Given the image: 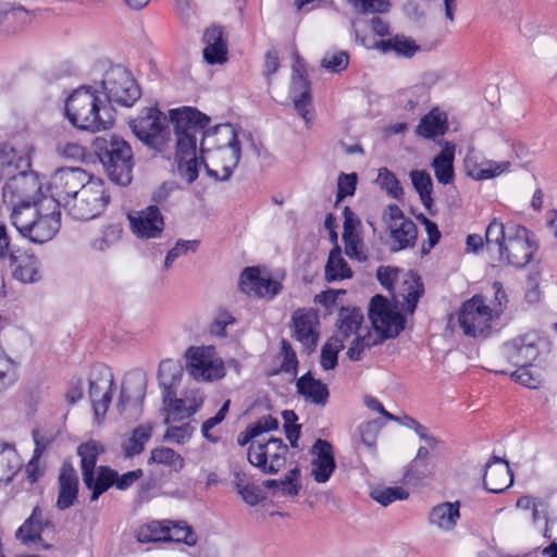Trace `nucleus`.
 Instances as JSON below:
<instances>
[{
  "label": "nucleus",
  "instance_id": "f257e3e1",
  "mask_svg": "<svg viewBox=\"0 0 557 557\" xmlns=\"http://www.w3.org/2000/svg\"><path fill=\"white\" fill-rule=\"evenodd\" d=\"M170 122L174 127L175 156L174 161L178 175L188 184L198 178L199 165L197 158L198 137L199 152L205 161L207 152L242 145L244 133L233 124L225 123L209 127L210 117L191 107L170 110Z\"/></svg>",
  "mask_w": 557,
  "mask_h": 557
},
{
  "label": "nucleus",
  "instance_id": "f03ea898",
  "mask_svg": "<svg viewBox=\"0 0 557 557\" xmlns=\"http://www.w3.org/2000/svg\"><path fill=\"white\" fill-rule=\"evenodd\" d=\"M65 114L71 124L79 129L97 133L114 123L113 109L103 102L91 87L75 89L65 103Z\"/></svg>",
  "mask_w": 557,
  "mask_h": 557
},
{
  "label": "nucleus",
  "instance_id": "7ed1b4c3",
  "mask_svg": "<svg viewBox=\"0 0 557 557\" xmlns=\"http://www.w3.org/2000/svg\"><path fill=\"white\" fill-rule=\"evenodd\" d=\"M486 245L496 246L502 260L522 268L527 265L537 250V245L531 239L530 232L515 223L503 224L493 220L485 232Z\"/></svg>",
  "mask_w": 557,
  "mask_h": 557
},
{
  "label": "nucleus",
  "instance_id": "20e7f679",
  "mask_svg": "<svg viewBox=\"0 0 557 557\" xmlns=\"http://www.w3.org/2000/svg\"><path fill=\"white\" fill-rule=\"evenodd\" d=\"M101 453H103V446L96 441L81 444L77 448V455L81 457L83 482L91 491L92 502L107 492L116 479V471L111 468L104 466L96 468Z\"/></svg>",
  "mask_w": 557,
  "mask_h": 557
},
{
  "label": "nucleus",
  "instance_id": "39448f33",
  "mask_svg": "<svg viewBox=\"0 0 557 557\" xmlns=\"http://www.w3.org/2000/svg\"><path fill=\"white\" fill-rule=\"evenodd\" d=\"M96 147L109 178L117 185H128L133 169L131 146L125 140L112 136L110 140L97 138Z\"/></svg>",
  "mask_w": 557,
  "mask_h": 557
},
{
  "label": "nucleus",
  "instance_id": "423d86ee",
  "mask_svg": "<svg viewBox=\"0 0 557 557\" xmlns=\"http://www.w3.org/2000/svg\"><path fill=\"white\" fill-rule=\"evenodd\" d=\"M502 314V308L491 307L481 295L465 301L458 313V323L463 334L473 338H485L491 334L492 323Z\"/></svg>",
  "mask_w": 557,
  "mask_h": 557
},
{
  "label": "nucleus",
  "instance_id": "0eeeda50",
  "mask_svg": "<svg viewBox=\"0 0 557 557\" xmlns=\"http://www.w3.org/2000/svg\"><path fill=\"white\" fill-rule=\"evenodd\" d=\"M502 351L512 366H533L550 351V343L541 333L530 331L507 341Z\"/></svg>",
  "mask_w": 557,
  "mask_h": 557
},
{
  "label": "nucleus",
  "instance_id": "6e6552de",
  "mask_svg": "<svg viewBox=\"0 0 557 557\" xmlns=\"http://www.w3.org/2000/svg\"><path fill=\"white\" fill-rule=\"evenodd\" d=\"M110 201L100 178H91L74 198L64 201V209L76 220H91L100 215Z\"/></svg>",
  "mask_w": 557,
  "mask_h": 557
},
{
  "label": "nucleus",
  "instance_id": "1a4fd4ad",
  "mask_svg": "<svg viewBox=\"0 0 557 557\" xmlns=\"http://www.w3.org/2000/svg\"><path fill=\"white\" fill-rule=\"evenodd\" d=\"M134 135L150 148L163 152L169 141L166 116L157 108H145L129 122Z\"/></svg>",
  "mask_w": 557,
  "mask_h": 557
},
{
  "label": "nucleus",
  "instance_id": "9d476101",
  "mask_svg": "<svg viewBox=\"0 0 557 557\" xmlns=\"http://www.w3.org/2000/svg\"><path fill=\"white\" fill-rule=\"evenodd\" d=\"M107 101L132 107L140 97L139 86L132 74L122 65L110 66L101 81Z\"/></svg>",
  "mask_w": 557,
  "mask_h": 557
},
{
  "label": "nucleus",
  "instance_id": "9b49d317",
  "mask_svg": "<svg viewBox=\"0 0 557 557\" xmlns=\"http://www.w3.org/2000/svg\"><path fill=\"white\" fill-rule=\"evenodd\" d=\"M184 357L188 374L197 381L212 382L225 375L224 362L212 345L190 346Z\"/></svg>",
  "mask_w": 557,
  "mask_h": 557
},
{
  "label": "nucleus",
  "instance_id": "f8f14e48",
  "mask_svg": "<svg viewBox=\"0 0 557 557\" xmlns=\"http://www.w3.org/2000/svg\"><path fill=\"white\" fill-rule=\"evenodd\" d=\"M287 453L288 447L282 438L271 436L249 445L247 455L249 462L262 473L275 474L285 466Z\"/></svg>",
  "mask_w": 557,
  "mask_h": 557
},
{
  "label": "nucleus",
  "instance_id": "ddd939ff",
  "mask_svg": "<svg viewBox=\"0 0 557 557\" xmlns=\"http://www.w3.org/2000/svg\"><path fill=\"white\" fill-rule=\"evenodd\" d=\"M91 178L81 168H61L50 178L49 189L51 197L49 199L55 201L57 209L60 206L64 208V201H67V198H74Z\"/></svg>",
  "mask_w": 557,
  "mask_h": 557
},
{
  "label": "nucleus",
  "instance_id": "4468645a",
  "mask_svg": "<svg viewBox=\"0 0 557 557\" xmlns=\"http://www.w3.org/2000/svg\"><path fill=\"white\" fill-rule=\"evenodd\" d=\"M369 319L375 331L384 338L395 337L404 329L403 315L392 308L382 295L372 297L369 306Z\"/></svg>",
  "mask_w": 557,
  "mask_h": 557
},
{
  "label": "nucleus",
  "instance_id": "2eb2a0df",
  "mask_svg": "<svg viewBox=\"0 0 557 557\" xmlns=\"http://www.w3.org/2000/svg\"><path fill=\"white\" fill-rule=\"evenodd\" d=\"M383 221L394 242V250L406 249L416 244L418 230L409 218H406L397 205H389L383 213Z\"/></svg>",
  "mask_w": 557,
  "mask_h": 557
},
{
  "label": "nucleus",
  "instance_id": "dca6fc26",
  "mask_svg": "<svg viewBox=\"0 0 557 557\" xmlns=\"http://www.w3.org/2000/svg\"><path fill=\"white\" fill-rule=\"evenodd\" d=\"M113 373L106 366H97L91 370L89 377V398L92 404L95 417L101 421L109 408L112 398Z\"/></svg>",
  "mask_w": 557,
  "mask_h": 557
},
{
  "label": "nucleus",
  "instance_id": "f3484780",
  "mask_svg": "<svg viewBox=\"0 0 557 557\" xmlns=\"http://www.w3.org/2000/svg\"><path fill=\"white\" fill-rule=\"evenodd\" d=\"M162 400L165 413L164 423L172 424L184 421L196 413L203 403V394L190 392L184 397L177 398L175 392H165L162 394Z\"/></svg>",
  "mask_w": 557,
  "mask_h": 557
},
{
  "label": "nucleus",
  "instance_id": "a211bd4d",
  "mask_svg": "<svg viewBox=\"0 0 557 557\" xmlns=\"http://www.w3.org/2000/svg\"><path fill=\"white\" fill-rule=\"evenodd\" d=\"M239 287L245 294L269 299L282 290L281 282L273 280L265 270L259 267H249L242 272Z\"/></svg>",
  "mask_w": 557,
  "mask_h": 557
},
{
  "label": "nucleus",
  "instance_id": "6ab92c4d",
  "mask_svg": "<svg viewBox=\"0 0 557 557\" xmlns=\"http://www.w3.org/2000/svg\"><path fill=\"white\" fill-rule=\"evenodd\" d=\"M319 315L312 308H299L292 317L293 336L309 351H312L319 341Z\"/></svg>",
  "mask_w": 557,
  "mask_h": 557
},
{
  "label": "nucleus",
  "instance_id": "aec40b11",
  "mask_svg": "<svg viewBox=\"0 0 557 557\" xmlns=\"http://www.w3.org/2000/svg\"><path fill=\"white\" fill-rule=\"evenodd\" d=\"M242 157V145L223 148L220 150L207 152L205 164L207 173L218 181L228 180L235 168L238 165Z\"/></svg>",
  "mask_w": 557,
  "mask_h": 557
},
{
  "label": "nucleus",
  "instance_id": "412c9836",
  "mask_svg": "<svg viewBox=\"0 0 557 557\" xmlns=\"http://www.w3.org/2000/svg\"><path fill=\"white\" fill-rule=\"evenodd\" d=\"M129 226L137 238H159L164 230V220L157 206L128 213Z\"/></svg>",
  "mask_w": 557,
  "mask_h": 557
},
{
  "label": "nucleus",
  "instance_id": "4be33fe9",
  "mask_svg": "<svg viewBox=\"0 0 557 557\" xmlns=\"http://www.w3.org/2000/svg\"><path fill=\"white\" fill-rule=\"evenodd\" d=\"M509 161H495L485 158L474 149H469L465 158V171L475 181H485L498 177L509 171Z\"/></svg>",
  "mask_w": 557,
  "mask_h": 557
},
{
  "label": "nucleus",
  "instance_id": "5701e85b",
  "mask_svg": "<svg viewBox=\"0 0 557 557\" xmlns=\"http://www.w3.org/2000/svg\"><path fill=\"white\" fill-rule=\"evenodd\" d=\"M46 209H57L55 201L53 199L42 198L35 202H21L12 210L11 222L18 233L23 237H26L34 224V221H36L37 215L41 213V210Z\"/></svg>",
  "mask_w": 557,
  "mask_h": 557
},
{
  "label": "nucleus",
  "instance_id": "b1692460",
  "mask_svg": "<svg viewBox=\"0 0 557 557\" xmlns=\"http://www.w3.org/2000/svg\"><path fill=\"white\" fill-rule=\"evenodd\" d=\"M290 95L296 111L308 124L312 119L310 110V83L305 76V70L302 69V65L299 63L293 67Z\"/></svg>",
  "mask_w": 557,
  "mask_h": 557
},
{
  "label": "nucleus",
  "instance_id": "393cba45",
  "mask_svg": "<svg viewBox=\"0 0 557 557\" xmlns=\"http://www.w3.org/2000/svg\"><path fill=\"white\" fill-rule=\"evenodd\" d=\"M459 500L443 502L433 506L428 512V523L430 527L442 533H451L460 520Z\"/></svg>",
  "mask_w": 557,
  "mask_h": 557
},
{
  "label": "nucleus",
  "instance_id": "a878e982",
  "mask_svg": "<svg viewBox=\"0 0 557 557\" xmlns=\"http://www.w3.org/2000/svg\"><path fill=\"white\" fill-rule=\"evenodd\" d=\"M311 474L315 482L325 483L335 470V458L332 445L325 440H318L311 448Z\"/></svg>",
  "mask_w": 557,
  "mask_h": 557
},
{
  "label": "nucleus",
  "instance_id": "bb28decb",
  "mask_svg": "<svg viewBox=\"0 0 557 557\" xmlns=\"http://www.w3.org/2000/svg\"><path fill=\"white\" fill-rule=\"evenodd\" d=\"M483 483L491 493H502L511 486L513 476L508 462L494 456L485 466Z\"/></svg>",
  "mask_w": 557,
  "mask_h": 557
},
{
  "label": "nucleus",
  "instance_id": "cd10ccee",
  "mask_svg": "<svg viewBox=\"0 0 557 557\" xmlns=\"http://www.w3.org/2000/svg\"><path fill=\"white\" fill-rule=\"evenodd\" d=\"M58 483L59 493L55 506L60 510H65L75 504L79 488L78 476L72 463L64 462L61 466Z\"/></svg>",
  "mask_w": 557,
  "mask_h": 557
},
{
  "label": "nucleus",
  "instance_id": "c85d7f7f",
  "mask_svg": "<svg viewBox=\"0 0 557 557\" xmlns=\"http://www.w3.org/2000/svg\"><path fill=\"white\" fill-rule=\"evenodd\" d=\"M60 212L57 209L41 210L26 235L33 243L42 244L53 238L60 230Z\"/></svg>",
  "mask_w": 557,
  "mask_h": 557
},
{
  "label": "nucleus",
  "instance_id": "c756f323",
  "mask_svg": "<svg viewBox=\"0 0 557 557\" xmlns=\"http://www.w3.org/2000/svg\"><path fill=\"white\" fill-rule=\"evenodd\" d=\"M9 260L15 280L22 283H34L40 278L39 261L34 255L10 251Z\"/></svg>",
  "mask_w": 557,
  "mask_h": 557
},
{
  "label": "nucleus",
  "instance_id": "7c9ffc66",
  "mask_svg": "<svg viewBox=\"0 0 557 557\" xmlns=\"http://www.w3.org/2000/svg\"><path fill=\"white\" fill-rule=\"evenodd\" d=\"M297 393L308 403L324 407L330 392L326 384L313 377L311 372L301 375L296 382Z\"/></svg>",
  "mask_w": 557,
  "mask_h": 557
},
{
  "label": "nucleus",
  "instance_id": "2f4dec72",
  "mask_svg": "<svg viewBox=\"0 0 557 557\" xmlns=\"http://www.w3.org/2000/svg\"><path fill=\"white\" fill-rule=\"evenodd\" d=\"M203 41L206 44L203 58L209 64L226 61L227 47L221 27L212 26L207 28L203 34Z\"/></svg>",
  "mask_w": 557,
  "mask_h": 557
},
{
  "label": "nucleus",
  "instance_id": "473e14b6",
  "mask_svg": "<svg viewBox=\"0 0 557 557\" xmlns=\"http://www.w3.org/2000/svg\"><path fill=\"white\" fill-rule=\"evenodd\" d=\"M434 462L431 450L428 447H419L416 457L410 461L405 471V479L409 483H419L429 479L434 473Z\"/></svg>",
  "mask_w": 557,
  "mask_h": 557
},
{
  "label": "nucleus",
  "instance_id": "72a5a7b5",
  "mask_svg": "<svg viewBox=\"0 0 557 557\" xmlns=\"http://www.w3.org/2000/svg\"><path fill=\"white\" fill-rule=\"evenodd\" d=\"M456 147L453 143L445 141L441 152L431 164L438 183L447 185L454 181V159Z\"/></svg>",
  "mask_w": 557,
  "mask_h": 557
},
{
  "label": "nucleus",
  "instance_id": "f704fd0d",
  "mask_svg": "<svg viewBox=\"0 0 557 557\" xmlns=\"http://www.w3.org/2000/svg\"><path fill=\"white\" fill-rule=\"evenodd\" d=\"M448 128L447 115L438 108L432 109L419 122L416 133L424 138L443 136Z\"/></svg>",
  "mask_w": 557,
  "mask_h": 557
},
{
  "label": "nucleus",
  "instance_id": "c9c22d12",
  "mask_svg": "<svg viewBox=\"0 0 557 557\" xmlns=\"http://www.w3.org/2000/svg\"><path fill=\"white\" fill-rule=\"evenodd\" d=\"M278 428V421L272 416H263L258 421L249 424L245 431L240 432L237 436V444L242 447L247 444L260 443L263 433L276 430Z\"/></svg>",
  "mask_w": 557,
  "mask_h": 557
},
{
  "label": "nucleus",
  "instance_id": "e433bc0d",
  "mask_svg": "<svg viewBox=\"0 0 557 557\" xmlns=\"http://www.w3.org/2000/svg\"><path fill=\"white\" fill-rule=\"evenodd\" d=\"M233 484L242 499L249 506H256L265 498L262 488L245 472H235Z\"/></svg>",
  "mask_w": 557,
  "mask_h": 557
},
{
  "label": "nucleus",
  "instance_id": "4c0bfd02",
  "mask_svg": "<svg viewBox=\"0 0 557 557\" xmlns=\"http://www.w3.org/2000/svg\"><path fill=\"white\" fill-rule=\"evenodd\" d=\"M42 531V510L40 507L36 506L33 509L32 515L16 530L15 536L23 544H28L39 541L41 539Z\"/></svg>",
  "mask_w": 557,
  "mask_h": 557
},
{
  "label": "nucleus",
  "instance_id": "58836bf2",
  "mask_svg": "<svg viewBox=\"0 0 557 557\" xmlns=\"http://www.w3.org/2000/svg\"><path fill=\"white\" fill-rule=\"evenodd\" d=\"M123 227L120 223L103 225L89 243L92 250L104 252L114 247L122 238Z\"/></svg>",
  "mask_w": 557,
  "mask_h": 557
},
{
  "label": "nucleus",
  "instance_id": "ea45409f",
  "mask_svg": "<svg viewBox=\"0 0 557 557\" xmlns=\"http://www.w3.org/2000/svg\"><path fill=\"white\" fill-rule=\"evenodd\" d=\"M152 430L153 428L151 424H140L135 428L122 444L125 457L131 458L139 455L145 449V445L151 438Z\"/></svg>",
  "mask_w": 557,
  "mask_h": 557
},
{
  "label": "nucleus",
  "instance_id": "a19ab883",
  "mask_svg": "<svg viewBox=\"0 0 557 557\" xmlns=\"http://www.w3.org/2000/svg\"><path fill=\"white\" fill-rule=\"evenodd\" d=\"M423 294V285L420 278L413 273L407 275L399 290V297L403 298L404 310L412 314L416 310L419 298Z\"/></svg>",
  "mask_w": 557,
  "mask_h": 557
},
{
  "label": "nucleus",
  "instance_id": "79ce46f5",
  "mask_svg": "<svg viewBox=\"0 0 557 557\" xmlns=\"http://www.w3.org/2000/svg\"><path fill=\"white\" fill-rule=\"evenodd\" d=\"M169 529L166 520H152L136 530V539L141 544L166 542Z\"/></svg>",
  "mask_w": 557,
  "mask_h": 557
},
{
  "label": "nucleus",
  "instance_id": "37998d69",
  "mask_svg": "<svg viewBox=\"0 0 557 557\" xmlns=\"http://www.w3.org/2000/svg\"><path fill=\"white\" fill-rule=\"evenodd\" d=\"M373 47L384 53L394 51L397 55L406 58L412 57L419 50V46L413 40L398 35L386 40H380Z\"/></svg>",
  "mask_w": 557,
  "mask_h": 557
},
{
  "label": "nucleus",
  "instance_id": "c03bdc74",
  "mask_svg": "<svg viewBox=\"0 0 557 557\" xmlns=\"http://www.w3.org/2000/svg\"><path fill=\"white\" fill-rule=\"evenodd\" d=\"M182 376V367L172 359L161 361L158 371V379L162 394L165 392H175L174 387Z\"/></svg>",
  "mask_w": 557,
  "mask_h": 557
},
{
  "label": "nucleus",
  "instance_id": "a18cd8bd",
  "mask_svg": "<svg viewBox=\"0 0 557 557\" xmlns=\"http://www.w3.org/2000/svg\"><path fill=\"white\" fill-rule=\"evenodd\" d=\"M363 321V314L357 308H342L338 313V331L343 337L350 335H360L358 332Z\"/></svg>",
  "mask_w": 557,
  "mask_h": 557
},
{
  "label": "nucleus",
  "instance_id": "49530a36",
  "mask_svg": "<svg viewBox=\"0 0 557 557\" xmlns=\"http://www.w3.org/2000/svg\"><path fill=\"white\" fill-rule=\"evenodd\" d=\"M21 467L16 450L0 443V482H9Z\"/></svg>",
  "mask_w": 557,
  "mask_h": 557
},
{
  "label": "nucleus",
  "instance_id": "de8ad7c7",
  "mask_svg": "<svg viewBox=\"0 0 557 557\" xmlns=\"http://www.w3.org/2000/svg\"><path fill=\"white\" fill-rule=\"evenodd\" d=\"M410 178L414 189L420 196L423 206L425 209L431 211L433 206V183L430 174L423 170H413L410 172Z\"/></svg>",
  "mask_w": 557,
  "mask_h": 557
},
{
  "label": "nucleus",
  "instance_id": "09e8293b",
  "mask_svg": "<svg viewBox=\"0 0 557 557\" xmlns=\"http://www.w3.org/2000/svg\"><path fill=\"white\" fill-rule=\"evenodd\" d=\"M169 537L166 542L184 543L187 546H195L198 541L196 532L185 521L166 520Z\"/></svg>",
  "mask_w": 557,
  "mask_h": 557
},
{
  "label": "nucleus",
  "instance_id": "8fccbe9b",
  "mask_svg": "<svg viewBox=\"0 0 557 557\" xmlns=\"http://www.w3.org/2000/svg\"><path fill=\"white\" fill-rule=\"evenodd\" d=\"M351 270L347 262L341 256V252L333 249L330 252L327 263L325 265V277L329 282L351 277Z\"/></svg>",
  "mask_w": 557,
  "mask_h": 557
},
{
  "label": "nucleus",
  "instance_id": "3c124183",
  "mask_svg": "<svg viewBox=\"0 0 557 557\" xmlns=\"http://www.w3.org/2000/svg\"><path fill=\"white\" fill-rule=\"evenodd\" d=\"M149 463L154 462L170 467L175 471H180L184 467L183 457L169 447H157L150 453Z\"/></svg>",
  "mask_w": 557,
  "mask_h": 557
},
{
  "label": "nucleus",
  "instance_id": "603ef678",
  "mask_svg": "<svg viewBox=\"0 0 557 557\" xmlns=\"http://www.w3.org/2000/svg\"><path fill=\"white\" fill-rule=\"evenodd\" d=\"M168 425L163 440L177 445L188 442L195 432V428L186 421H183L181 424L172 423Z\"/></svg>",
  "mask_w": 557,
  "mask_h": 557
},
{
  "label": "nucleus",
  "instance_id": "864d4df0",
  "mask_svg": "<svg viewBox=\"0 0 557 557\" xmlns=\"http://www.w3.org/2000/svg\"><path fill=\"white\" fill-rule=\"evenodd\" d=\"M343 348V339L338 337L330 338L321 349V367L324 370L334 369L337 364V354Z\"/></svg>",
  "mask_w": 557,
  "mask_h": 557
},
{
  "label": "nucleus",
  "instance_id": "5fc2aeb1",
  "mask_svg": "<svg viewBox=\"0 0 557 557\" xmlns=\"http://www.w3.org/2000/svg\"><path fill=\"white\" fill-rule=\"evenodd\" d=\"M376 182L381 188L393 198L399 199L404 194L399 181L396 178L394 173L386 168H381L379 170Z\"/></svg>",
  "mask_w": 557,
  "mask_h": 557
},
{
  "label": "nucleus",
  "instance_id": "6e6d98bb",
  "mask_svg": "<svg viewBox=\"0 0 557 557\" xmlns=\"http://www.w3.org/2000/svg\"><path fill=\"white\" fill-rule=\"evenodd\" d=\"M236 323V319L233 317V314L226 310H219L213 321L211 322L209 326V333L212 336L224 338L227 336L226 329L230 325H234Z\"/></svg>",
  "mask_w": 557,
  "mask_h": 557
},
{
  "label": "nucleus",
  "instance_id": "4d7b16f0",
  "mask_svg": "<svg viewBox=\"0 0 557 557\" xmlns=\"http://www.w3.org/2000/svg\"><path fill=\"white\" fill-rule=\"evenodd\" d=\"M518 369L511 373V377L529 388H537L542 383L540 372L533 371V366H516Z\"/></svg>",
  "mask_w": 557,
  "mask_h": 557
},
{
  "label": "nucleus",
  "instance_id": "13d9d810",
  "mask_svg": "<svg viewBox=\"0 0 557 557\" xmlns=\"http://www.w3.org/2000/svg\"><path fill=\"white\" fill-rule=\"evenodd\" d=\"M408 492L403 487L375 488L371 492V497L383 506H387L397 499H406Z\"/></svg>",
  "mask_w": 557,
  "mask_h": 557
},
{
  "label": "nucleus",
  "instance_id": "bf43d9fd",
  "mask_svg": "<svg viewBox=\"0 0 557 557\" xmlns=\"http://www.w3.org/2000/svg\"><path fill=\"white\" fill-rule=\"evenodd\" d=\"M382 426L379 420L368 421L359 426L361 442L372 453L375 450L376 437Z\"/></svg>",
  "mask_w": 557,
  "mask_h": 557
},
{
  "label": "nucleus",
  "instance_id": "052dcab7",
  "mask_svg": "<svg viewBox=\"0 0 557 557\" xmlns=\"http://www.w3.org/2000/svg\"><path fill=\"white\" fill-rule=\"evenodd\" d=\"M199 242L198 240H183L180 239L175 246L168 252L164 260V268L169 269L172 267L173 262L182 257L187 255L189 251L195 252L198 249Z\"/></svg>",
  "mask_w": 557,
  "mask_h": 557
},
{
  "label": "nucleus",
  "instance_id": "680f3d73",
  "mask_svg": "<svg viewBox=\"0 0 557 557\" xmlns=\"http://www.w3.org/2000/svg\"><path fill=\"white\" fill-rule=\"evenodd\" d=\"M348 63L349 57L345 51L327 52L321 61L322 66L333 73L344 71Z\"/></svg>",
  "mask_w": 557,
  "mask_h": 557
},
{
  "label": "nucleus",
  "instance_id": "e2e57ef3",
  "mask_svg": "<svg viewBox=\"0 0 557 557\" xmlns=\"http://www.w3.org/2000/svg\"><path fill=\"white\" fill-rule=\"evenodd\" d=\"M230 404L231 400H226L214 417L209 418L202 423L201 433L208 441L212 443H216L219 441L220 437L211 434L210 431L225 419L230 409Z\"/></svg>",
  "mask_w": 557,
  "mask_h": 557
},
{
  "label": "nucleus",
  "instance_id": "0e129e2a",
  "mask_svg": "<svg viewBox=\"0 0 557 557\" xmlns=\"http://www.w3.org/2000/svg\"><path fill=\"white\" fill-rule=\"evenodd\" d=\"M16 380V369L14 362L0 355V393L11 386Z\"/></svg>",
  "mask_w": 557,
  "mask_h": 557
},
{
  "label": "nucleus",
  "instance_id": "69168bd1",
  "mask_svg": "<svg viewBox=\"0 0 557 557\" xmlns=\"http://www.w3.org/2000/svg\"><path fill=\"white\" fill-rule=\"evenodd\" d=\"M300 471L298 468L292 469L284 479L280 480L276 492L284 496H296L299 493L300 485L297 483Z\"/></svg>",
  "mask_w": 557,
  "mask_h": 557
},
{
  "label": "nucleus",
  "instance_id": "338daca9",
  "mask_svg": "<svg viewBox=\"0 0 557 557\" xmlns=\"http://www.w3.org/2000/svg\"><path fill=\"white\" fill-rule=\"evenodd\" d=\"M354 8L361 13H384L389 9L386 0H349Z\"/></svg>",
  "mask_w": 557,
  "mask_h": 557
},
{
  "label": "nucleus",
  "instance_id": "774afa93",
  "mask_svg": "<svg viewBox=\"0 0 557 557\" xmlns=\"http://www.w3.org/2000/svg\"><path fill=\"white\" fill-rule=\"evenodd\" d=\"M343 240L345 244V252L348 257L355 258L358 260L366 259L364 255L361 251L362 242L357 232L355 233H343Z\"/></svg>",
  "mask_w": 557,
  "mask_h": 557
}]
</instances>
